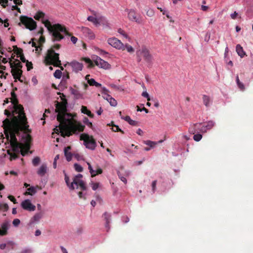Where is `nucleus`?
Here are the masks:
<instances>
[{
  "mask_svg": "<svg viewBox=\"0 0 253 253\" xmlns=\"http://www.w3.org/2000/svg\"><path fill=\"white\" fill-rule=\"evenodd\" d=\"M83 175L78 174L73 178V181H70V178L66 175L65 176V182L71 190H74L75 188H79L81 191H85L87 190V187L85 182L82 179Z\"/></svg>",
  "mask_w": 253,
  "mask_h": 253,
  "instance_id": "423d86ee",
  "label": "nucleus"
},
{
  "mask_svg": "<svg viewBox=\"0 0 253 253\" xmlns=\"http://www.w3.org/2000/svg\"><path fill=\"white\" fill-rule=\"evenodd\" d=\"M121 119L123 120H125L128 123L130 122V121L131 120L130 117L129 116H126V117L121 116Z\"/></svg>",
  "mask_w": 253,
  "mask_h": 253,
  "instance_id": "864d4df0",
  "label": "nucleus"
},
{
  "mask_svg": "<svg viewBox=\"0 0 253 253\" xmlns=\"http://www.w3.org/2000/svg\"><path fill=\"white\" fill-rule=\"evenodd\" d=\"M74 168L75 170L78 172H82L83 170V167L77 163L74 164Z\"/></svg>",
  "mask_w": 253,
  "mask_h": 253,
  "instance_id": "58836bf2",
  "label": "nucleus"
},
{
  "mask_svg": "<svg viewBox=\"0 0 253 253\" xmlns=\"http://www.w3.org/2000/svg\"><path fill=\"white\" fill-rule=\"evenodd\" d=\"M83 122L84 124L87 125L89 127L92 128L93 125L91 122H89L88 119L87 117H84Z\"/></svg>",
  "mask_w": 253,
  "mask_h": 253,
  "instance_id": "f704fd0d",
  "label": "nucleus"
},
{
  "mask_svg": "<svg viewBox=\"0 0 253 253\" xmlns=\"http://www.w3.org/2000/svg\"><path fill=\"white\" fill-rule=\"evenodd\" d=\"M14 4L17 5H21L22 4V1L21 0H13Z\"/></svg>",
  "mask_w": 253,
  "mask_h": 253,
  "instance_id": "338daca9",
  "label": "nucleus"
},
{
  "mask_svg": "<svg viewBox=\"0 0 253 253\" xmlns=\"http://www.w3.org/2000/svg\"><path fill=\"white\" fill-rule=\"evenodd\" d=\"M144 144H145L149 146L150 147L153 148L157 144L156 142L152 141L150 140H146L144 141Z\"/></svg>",
  "mask_w": 253,
  "mask_h": 253,
  "instance_id": "e433bc0d",
  "label": "nucleus"
},
{
  "mask_svg": "<svg viewBox=\"0 0 253 253\" xmlns=\"http://www.w3.org/2000/svg\"><path fill=\"white\" fill-rule=\"evenodd\" d=\"M94 62L96 66L104 69H109L111 67V65L107 62L98 56L96 58Z\"/></svg>",
  "mask_w": 253,
  "mask_h": 253,
  "instance_id": "4468645a",
  "label": "nucleus"
},
{
  "mask_svg": "<svg viewBox=\"0 0 253 253\" xmlns=\"http://www.w3.org/2000/svg\"><path fill=\"white\" fill-rule=\"evenodd\" d=\"M44 13L39 11L34 16V18L37 20H40V19H42V22L44 24L49 32L52 34L55 40L59 41L61 40L63 37L60 33L63 31V28L59 24L52 25L47 19H44Z\"/></svg>",
  "mask_w": 253,
  "mask_h": 253,
  "instance_id": "39448f33",
  "label": "nucleus"
},
{
  "mask_svg": "<svg viewBox=\"0 0 253 253\" xmlns=\"http://www.w3.org/2000/svg\"><path fill=\"white\" fill-rule=\"evenodd\" d=\"M203 101L204 105L207 107H210L212 103V100L211 99L210 96L206 95H203Z\"/></svg>",
  "mask_w": 253,
  "mask_h": 253,
  "instance_id": "393cba45",
  "label": "nucleus"
},
{
  "mask_svg": "<svg viewBox=\"0 0 253 253\" xmlns=\"http://www.w3.org/2000/svg\"><path fill=\"white\" fill-rule=\"evenodd\" d=\"M107 42L110 45L117 49L125 50V44L120 40L116 38H109Z\"/></svg>",
  "mask_w": 253,
  "mask_h": 253,
  "instance_id": "f8f14e48",
  "label": "nucleus"
},
{
  "mask_svg": "<svg viewBox=\"0 0 253 253\" xmlns=\"http://www.w3.org/2000/svg\"><path fill=\"white\" fill-rule=\"evenodd\" d=\"M102 173V169L98 167L96 170H94V172L93 173V175L92 176V177H94L95 176H96V175L97 174H101Z\"/></svg>",
  "mask_w": 253,
  "mask_h": 253,
  "instance_id": "37998d69",
  "label": "nucleus"
},
{
  "mask_svg": "<svg viewBox=\"0 0 253 253\" xmlns=\"http://www.w3.org/2000/svg\"><path fill=\"white\" fill-rule=\"evenodd\" d=\"M118 32L119 33H120V34L123 35L126 38H128V36H127V34H126V33L122 29H121V28L119 29L118 30Z\"/></svg>",
  "mask_w": 253,
  "mask_h": 253,
  "instance_id": "09e8293b",
  "label": "nucleus"
},
{
  "mask_svg": "<svg viewBox=\"0 0 253 253\" xmlns=\"http://www.w3.org/2000/svg\"><path fill=\"white\" fill-rule=\"evenodd\" d=\"M12 119L15 128L12 127L11 123L9 122L8 119H6L3 122L4 123L5 122H7L9 127V132L6 133L5 134L6 136L8 137V139H9V137H10V145L13 152L17 153H19L20 152H21V154L23 156H25L27 152H24L23 151L24 145L22 143H20L17 141L15 134L16 133L18 132L19 129L26 131L28 129L29 126L27 125V120H26L25 122V126H26V127H25L22 125H21L17 124L14 117H12Z\"/></svg>",
  "mask_w": 253,
  "mask_h": 253,
  "instance_id": "f03ea898",
  "label": "nucleus"
},
{
  "mask_svg": "<svg viewBox=\"0 0 253 253\" xmlns=\"http://www.w3.org/2000/svg\"><path fill=\"white\" fill-rule=\"evenodd\" d=\"M65 37H66V38H67L68 39L70 37V40L74 44H75L78 41V38L72 36V34L69 33L64 26V38Z\"/></svg>",
  "mask_w": 253,
  "mask_h": 253,
  "instance_id": "aec40b11",
  "label": "nucleus"
},
{
  "mask_svg": "<svg viewBox=\"0 0 253 253\" xmlns=\"http://www.w3.org/2000/svg\"><path fill=\"white\" fill-rule=\"evenodd\" d=\"M128 18L131 21H134L137 24H142L143 19L139 14H137L133 9L127 10Z\"/></svg>",
  "mask_w": 253,
  "mask_h": 253,
  "instance_id": "9b49d317",
  "label": "nucleus"
},
{
  "mask_svg": "<svg viewBox=\"0 0 253 253\" xmlns=\"http://www.w3.org/2000/svg\"><path fill=\"white\" fill-rule=\"evenodd\" d=\"M47 168L45 164H42L37 171V173L41 176L45 175L47 171Z\"/></svg>",
  "mask_w": 253,
  "mask_h": 253,
  "instance_id": "5701e85b",
  "label": "nucleus"
},
{
  "mask_svg": "<svg viewBox=\"0 0 253 253\" xmlns=\"http://www.w3.org/2000/svg\"><path fill=\"white\" fill-rule=\"evenodd\" d=\"M142 96H143L144 97L147 98V100L148 101H150V98L149 97V95L146 91L143 92L142 93Z\"/></svg>",
  "mask_w": 253,
  "mask_h": 253,
  "instance_id": "603ef678",
  "label": "nucleus"
},
{
  "mask_svg": "<svg viewBox=\"0 0 253 253\" xmlns=\"http://www.w3.org/2000/svg\"><path fill=\"white\" fill-rule=\"evenodd\" d=\"M11 68L13 67L14 69H21L22 65L21 63L18 60H15L13 63L10 62Z\"/></svg>",
  "mask_w": 253,
  "mask_h": 253,
  "instance_id": "a878e982",
  "label": "nucleus"
},
{
  "mask_svg": "<svg viewBox=\"0 0 253 253\" xmlns=\"http://www.w3.org/2000/svg\"><path fill=\"white\" fill-rule=\"evenodd\" d=\"M21 23L24 25L26 28L30 30H33L36 28V22L31 18L22 16L20 18Z\"/></svg>",
  "mask_w": 253,
  "mask_h": 253,
  "instance_id": "9d476101",
  "label": "nucleus"
},
{
  "mask_svg": "<svg viewBox=\"0 0 253 253\" xmlns=\"http://www.w3.org/2000/svg\"><path fill=\"white\" fill-rule=\"evenodd\" d=\"M32 250L30 249H26L23 250L21 253H32Z\"/></svg>",
  "mask_w": 253,
  "mask_h": 253,
  "instance_id": "0e129e2a",
  "label": "nucleus"
},
{
  "mask_svg": "<svg viewBox=\"0 0 253 253\" xmlns=\"http://www.w3.org/2000/svg\"><path fill=\"white\" fill-rule=\"evenodd\" d=\"M103 216L106 220L105 226L106 227H109L111 215L106 212L103 214Z\"/></svg>",
  "mask_w": 253,
  "mask_h": 253,
  "instance_id": "7c9ffc66",
  "label": "nucleus"
},
{
  "mask_svg": "<svg viewBox=\"0 0 253 253\" xmlns=\"http://www.w3.org/2000/svg\"><path fill=\"white\" fill-rule=\"evenodd\" d=\"M11 9L12 10H17L19 12H20V9L19 8L17 7V6L16 5H12L11 6Z\"/></svg>",
  "mask_w": 253,
  "mask_h": 253,
  "instance_id": "774afa93",
  "label": "nucleus"
},
{
  "mask_svg": "<svg viewBox=\"0 0 253 253\" xmlns=\"http://www.w3.org/2000/svg\"><path fill=\"white\" fill-rule=\"evenodd\" d=\"M53 75L54 77L56 79H60L61 77L62 72L59 70H56Z\"/></svg>",
  "mask_w": 253,
  "mask_h": 253,
  "instance_id": "4c0bfd02",
  "label": "nucleus"
},
{
  "mask_svg": "<svg viewBox=\"0 0 253 253\" xmlns=\"http://www.w3.org/2000/svg\"><path fill=\"white\" fill-rule=\"evenodd\" d=\"M0 3L3 7H6L8 5V0H0Z\"/></svg>",
  "mask_w": 253,
  "mask_h": 253,
  "instance_id": "de8ad7c7",
  "label": "nucleus"
},
{
  "mask_svg": "<svg viewBox=\"0 0 253 253\" xmlns=\"http://www.w3.org/2000/svg\"><path fill=\"white\" fill-rule=\"evenodd\" d=\"M70 64L73 68V71H74L76 73L80 71H82L83 69V64L80 62L74 61L71 62Z\"/></svg>",
  "mask_w": 253,
  "mask_h": 253,
  "instance_id": "f3484780",
  "label": "nucleus"
},
{
  "mask_svg": "<svg viewBox=\"0 0 253 253\" xmlns=\"http://www.w3.org/2000/svg\"><path fill=\"white\" fill-rule=\"evenodd\" d=\"M40 162V159L39 157H35L32 161L33 164L34 166H37Z\"/></svg>",
  "mask_w": 253,
  "mask_h": 253,
  "instance_id": "a18cd8bd",
  "label": "nucleus"
},
{
  "mask_svg": "<svg viewBox=\"0 0 253 253\" xmlns=\"http://www.w3.org/2000/svg\"><path fill=\"white\" fill-rule=\"evenodd\" d=\"M200 129V123H196L191 126L189 128V131L191 134H194L196 133H199Z\"/></svg>",
  "mask_w": 253,
  "mask_h": 253,
  "instance_id": "a211bd4d",
  "label": "nucleus"
},
{
  "mask_svg": "<svg viewBox=\"0 0 253 253\" xmlns=\"http://www.w3.org/2000/svg\"><path fill=\"white\" fill-rule=\"evenodd\" d=\"M101 92V93L103 94L102 96L103 98L108 101L109 100L110 98L112 97V96L108 94L109 91L106 87H102Z\"/></svg>",
  "mask_w": 253,
  "mask_h": 253,
  "instance_id": "b1692460",
  "label": "nucleus"
},
{
  "mask_svg": "<svg viewBox=\"0 0 253 253\" xmlns=\"http://www.w3.org/2000/svg\"><path fill=\"white\" fill-rule=\"evenodd\" d=\"M137 61L140 62L143 57L144 60L148 63L152 61V56L150 54L149 51L146 47H142L141 49H139L136 51Z\"/></svg>",
  "mask_w": 253,
  "mask_h": 253,
  "instance_id": "6e6552de",
  "label": "nucleus"
},
{
  "mask_svg": "<svg viewBox=\"0 0 253 253\" xmlns=\"http://www.w3.org/2000/svg\"><path fill=\"white\" fill-rule=\"evenodd\" d=\"M87 20L92 22L94 24L97 25L99 24V22L98 21V20L92 16H89L87 17Z\"/></svg>",
  "mask_w": 253,
  "mask_h": 253,
  "instance_id": "473e14b6",
  "label": "nucleus"
},
{
  "mask_svg": "<svg viewBox=\"0 0 253 253\" xmlns=\"http://www.w3.org/2000/svg\"><path fill=\"white\" fill-rule=\"evenodd\" d=\"M44 63L46 65H53L59 67L62 70L63 67L61 66V61L59 60V54L55 52L52 49L48 50L46 55L44 57Z\"/></svg>",
  "mask_w": 253,
  "mask_h": 253,
  "instance_id": "0eeeda50",
  "label": "nucleus"
},
{
  "mask_svg": "<svg viewBox=\"0 0 253 253\" xmlns=\"http://www.w3.org/2000/svg\"><path fill=\"white\" fill-rule=\"evenodd\" d=\"M236 50L239 56L241 58L243 57L245 55L246 53L244 51L243 47L240 44H237L236 45Z\"/></svg>",
  "mask_w": 253,
  "mask_h": 253,
  "instance_id": "cd10ccee",
  "label": "nucleus"
},
{
  "mask_svg": "<svg viewBox=\"0 0 253 253\" xmlns=\"http://www.w3.org/2000/svg\"><path fill=\"white\" fill-rule=\"evenodd\" d=\"M81 112L82 113L87 115L90 118H93L94 115L87 109V107L84 106H82L81 108Z\"/></svg>",
  "mask_w": 253,
  "mask_h": 253,
  "instance_id": "c85d7f7f",
  "label": "nucleus"
},
{
  "mask_svg": "<svg viewBox=\"0 0 253 253\" xmlns=\"http://www.w3.org/2000/svg\"><path fill=\"white\" fill-rule=\"evenodd\" d=\"M80 140L84 141L86 147L91 150H94L96 147V142L92 136H89L87 133H82L80 135Z\"/></svg>",
  "mask_w": 253,
  "mask_h": 253,
  "instance_id": "1a4fd4ad",
  "label": "nucleus"
},
{
  "mask_svg": "<svg viewBox=\"0 0 253 253\" xmlns=\"http://www.w3.org/2000/svg\"><path fill=\"white\" fill-rule=\"evenodd\" d=\"M11 73L15 79H18L19 81H21L20 80V77L22 73L21 69H14L12 67Z\"/></svg>",
  "mask_w": 253,
  "mask_h": 253,
  "instance_id": "6ab92c4d",
  "label": "nucleus"
},
{
  "mask_svg": "<svg viewBox=\"0 0 253 253\" xmlns=\"http://www.w3.org/2000/svg\"><path fill=\"white\" fill-rule=\"evenodd\" d=\"M99 186V183H92V189L93 190H96Z\"/></svg>",
  "mask_w": 253,
  "mask_h": 253,
  "instance_id": "052dcab7",
  "label": "nucleus"
},
{
  "mask_svg": "<svg viewBox=\"0 0 253 253\" xmlns=\"http://www.w3.org/2000/svg\"><path fill=\"white\" fill-rule=\"evenodd\" d=\"M128 124L130 125L135 126L137 125V122L131 120Z\"/></svg>",
  "mask_w": 253,
  "mask_h": 253,
  "instance_id": "69168bd1",
  "label": "nucleus"
},
{
  "mask_svg": "<svg viewBox=\"0 0 253 253\" xmlns=\"http://www.w3.org/2000/svg\"><path fill=\"white\" fill-rule=\"evenodd\" d=\"M194 134V135L193 136V139L196 141H199L202 138V135L200 133H198V134L195 133Z\"/></svg>",
  "mask_w": 253,
  "mask_h": 253,
  "instance_id": "ea45409f",
  "label": "nucleus"
},
{
  "mask_svg": "<svg viewBox=\"0 0 253 253\" xmlns=\"http://www.w3.org/2000/svg\"><path fill=\"white\" fill-rule=\"evenodd\" d=\"M38 187H34V186H32V187H30L29 188H28L27 190V191L24 193V195H34V194H35L37 192V188H38Z\"/></svg>",
  "mask_w": 253,
  "mask_h": 253,
  "instance_id": "bb28decb",
  "label": "nucleus"
},
{
  "mask_svg": "<svg viewBox=\"0 0 253 253\" xmlns=\"http://www.w3.org/2000/svg\"><path fill=\"white\" fill-rule=\"evenodd\" d=\"M20 223V220L18 218L14 219L12 222V224L14 226H18Z\"/></svg>",
  "mask_w": 253,
  "mask_h": 253,
  "instance_id": "8fccbe9b",
  "label": "nucleus"
},
{
  "mask_svg": "<svg viewBox=\"0 0 253 253\" xmlns=\"http://www.w3.org/2000/svg\"><path fill=\"white\" fill-rule=\"evenodd\" d=\"M8 198L11 202H12L14 204H16L17 203L16 200L15 199V198L13 196L9 195V196H8Z\"/></svg>",
  "mask_w": 253,
  "mask_h": 253,
  "instance_id": "bf43d9fd",
  "label": "nucleus"
},
{
  "mask_svg": "<svg viewBox=\"0 0 253 253\" xmlns=\"http://www.w3.org/2000/svg\"><path fill=\"white\" fill-rule=\"evenodd\" d=\"M26 66L27 67V70L28 71L33 68L32 62H29V61H27V62L26 63Z\"/></svg>",
  "mask_w": 253,
  "mask_h": 253,
  "instance_id": "680f3d73",
  "label": "nucleus"
},
{
  "mask_svg": "<svg viewBox=\"0 0 253 253\" xmlns=\"http://www.w3.org/2000/svg\"><path fill=\"white\" fill-rule=\"evenodd\" d=\"M83 60L87 63L89 64V67H93V64L92 61L88 58H84Z\"/></svg>",
  "mask_w": 253,
  "mask_h": 253,
  "instance_id": "c03bdc74",
  "label": "nucleus"
},
{
  "mask_svg": "<svg viewBox=\"0 0 253 253\" xmlns=\"http://www.w3.org/2000/svg\"><path fill=\"white\" fill-rule=\"evenodd\" d=\"M125 49L129 53H133L134 51V48L128 44H126L125 45Z\"/></svg>",
  "mask_w": 253,
  "mask_h": 253,
  "instance_id": "c9c22d12",
  "label": "nucleus"
},
{
  "mask_svg": "<svg viewBox=\"0 0 253 253\" xmlns=\"http://www.w3.org/2000/svg\"><path fill=\"white\" fill-rule=\"evenodd\" d=\"M87 164L88 166V169L89 170V172H90V174H91V176H92L93 175V173L94 171V170L93 169L89 163H87Z\"/></svg>",
  "mask_w": 253,
  "mask_h": 253,
  "instance_id": "4d7b16f0",
  "label": "nucleus"
},
{
  "mask_svg": "<svg viewBox=\"0 0 253 253\" xmlns=\"http://www.w3.org/2000/svg\"><path fill=\"white\" fill-rule=\"evenodd\" d=\"M11 108L10 109L11 110H5L4 114L8 117H14L17 124L22 125L26 127L25 126L26 117L23 107L18 104L16 95L13 91L11 92Z\"/></svg>",
  "mask_w": 253,
  "mask_h": 253,
  "instance_id": "7ed1b4c3",
  "label": "nucleus"
},
{
  "mask_svg": "<svg viewBox=\"0 0 253 253\" xmlns=\"http://www.w3.org/2000/svg\"><path fill=\"white\" fill-rule=\"evenodd\" d=\"M9 228V224L7 222L3 223L1 225L2 229H0V235H5L7 233V230Z\"/></svg>",
  "mask_w": 253,
  "mask_h": 253,
  "instance_id": "412c9836",
  "label": "nucleus"
},
{
  "mask_svg": "<svg viewBox=\"0 0 253 253\" xmlns=\"http://www.w3.org/2000/svg\"><path fill=\"white\" fill-rule=\"evenodd\" d=\"M205 124L207 129L209 130L212 128V127L214 126V122L212 121H210L205 123Z\"/></svg>",
  "mask_w": 253,
  "mask_h": 253,
  "instance_id": "72a5a7b5",
  "label": "nucleus"
},
{
  "mask_svg": "<svg viewBox=\"0 0 253 253\" xmlns=\"http://www.w3.org/2000/svg\"><path fill=\"white\" fill-rule=\"evenodd\" d=\"M60 95L61 101H56L55 102V112L57 113V120L59 123L58 126H56L53 129L52 133V137L56 138L57 142H62L63 137V93H57Z\"/></svg>",
  "mask_w": 253,
  "mask_h": 253,
  "instance_id": "20e7f679",
  "label": "nucleus"
},
{
  "mask_svg": "<svg viewBox=\"0 0 253 253\" xmlns=\"http://www.w3.org/2000/svg\"><path fill=\"white\" fill-rule=\"evenodd\" d=\"M108 102L112 106L115 107L117 105V101L112 97L111 98H110V99L108 101Z\"/></svg>",
  "mask_w": 253,
  "mask_h": 253,
  "instance_id": "a19ab883",
  "label": "nucleus"
},
{
  "mask_svg": "<svg viewBox=\"0 0 253 253\" xmlns=\"http://www.w3.org/2000/svg\"><path fill=\"white\" fill-rule=\"evenodd\" d=\"M96 81L93 79H91L90 80H88V84L91 86H94Z\"/></svg>",
  "mask_w": 253,
  "mask_h": 253,
  "instance_id": "13d9d810",
  "label": "nucleus"
},
{
  "mask_svg": "<svg viewBox=\"0 0 253 253\" xmlns=\"http://www.w3.org/2000/svg\"><path fill=\"white\" fill-rule=\"evenodd\" d=\"M108 125L110 126H113V127L112 128V130L113 131H114V132L120 131L123 134L124 133V131L123 130H122L121 129H120L118 126L115 125L113 124V122H111V124H108Z\"/></svg>",
  "mask_w": 253,
  "mask_h": 253,
  "instance_id": "c756f323",
  "label": "nucleus"
},
{
  "mask_svg": "<svg viewBox=\"0 0 253 253\" xmlns=\"http://www.w3.org/2000/svg\"><path fill=\"white\" fill-rule=\"evenodd\" d=\"M70 90H71V93L75 95V96H77L78 94V90H76V89H74V88L71 87L70 88Z\"/></svg>",
  "mask_w": 253,
  "mask_h": 253,
  "instance_id": "e2e57ef3",
  "label": "nucleus"
},
{
  "mask_svg": "<svg viewBox=\"0 0 253 253\" xmlns=\"http://www.w3.org/2000/svg\"><path fill=\"white\" fill-rule=\"evenodd\" d=\"M157 180H154L152 183V190L153 193H154L156 190Z\"/></svg>",
  "mask_w": 253,
  "mask_h": 253,
  "instance_id": "3c124183",
  "label": "nucleus"
},
{
  "mask_svg": "<svg viewBox=\"0 0 253 253\" xmlns=\"http://www.w3.org/2000/svg\"><path fill=\"white\" fill-rule=\"evenodd\" d=\"M73 154L70 152L67 151V150H64V156H65L66 160L69 162L72 160Z\"/></svg>",
  "mask_w": 253,
  "mask_h": 253,
  "instance_id": "2f4dec72",
  "label": "nucleus"
},
{
  "mask_svg": "<svg viewBox=\"0 0 253 253\" xmlns=\"http://www.w3.org/2000/svg\"><path fill=\"white\" fill-rule=\"evenodd\" d=\"M43 212L40 211L38 213H36L34 216L31 218L30 223H34L36 222L39 221L43 216Z\"/></svg>",
  "mask_w": 253,
  "mask_h": 253,
  "instance_id": "4be33fe9",
  "label": "nucleus"
},
{
  "mask_svg": "<svg viewBox=\"0 0 253 253\" xmlns=\"http://www.w3.org/2000/svg\"><path fill=\"white\" fill-rule=\"evenodd\" d=\"M154 13H155V12H154V10L152 9H148L146 12V14L149 17L153 16L154 15Z\"/></svg>",
  "mask_w": 253,
  "mask_h": 253,
  "instance_id": "49530a36",
  "label": "nucleus"
},
{
  "mask_svg": "<svg viewBox=\"0 0 253 253\" xmlns=\"http://www.w3.org/2000/svg\"><path fill=\"white\" fill-rule=\"evenodd\" d=\"M22 50L21 49V52L20 53V59L21 60V61L23 62H27V60H26V59L25 58L24 56V55L22 54Z\"/></svg>",
  "mask_w": 253,
  "mask_h": 253,
  "instance_id": "6e6d98bb",
  "label": "nucleus"
},
{
  "mask_svg": "<svg viewBox=\"0 0 253 253\" xmlns=\"http://www.w3.org/2000/svg\"><path fill=\"white\" fill-rule=\"evenodd\" d=\"M117 174L121 181L126 184L127 180L126 176H128L129 175L130 172L129 171H125L123 169H121L120 170H119L117 172Z\"/></svg>",
  "mask_w": 253,
  "mask_h": 253,
  "instance_id": "dca6fc26",
  "label": "nucleus"
},
{
  "mask_svg": "<svg viewBox=\"0 0 253 253\" xmlns=\"http://www.w3.org/2000/svg\"><path fill=\"white\" fill-rule=\"evenodd\" d=\"M21 206L23 209L29 211H33L36 210V206L33 205L31 201L29 199L22 201L21 203Z\"/></svg>",
  "mask_w": 253,
  "mask_h": 253,
  "instance_id": "ddd939ff",
  "label": "nucleus"
},
{
  "mask_svg": "<svg viewBox=\"0 0 253 253\" xmlns=\"http://www.w3.org/2000/svg\"><path fill=\"white\" fill-rule=\"evenodd\" d=\"M81 31L84 36L87 38L88 39L92 40L95 37V35L93 32L87 27H82Z\"/></svg>",
  "mask_w": 253,
  "mask_h": 253,
  "instance_id": "2eb2a0df",
  "label": "nucleus"
},
{
  "mask_svg": "<svg viewBox=\"0 0 253 253\" xmlns=\"http://www.w3.org/2000/svg\"><path fill=\"white\" fill-rule=\"evenodd\" d=\"M238 87L242 90H244L245 89L244 84L242 82L238 83L237 84Z\"/></svg>",
  "mask_w": 253,
  "mask_h": 253,
  "instance_id": "5fc2aeb1",
  "label": "nucleus"
},
{
  "mask_svg": "<svg viewBox=\"0 0 253 253\" xmlns=\"http://www.w3.org/2000/svg\"><path fill=\"white\" fill-rule=\"evenodd\" d=\"M200 132H201V133H205L206 132H207V129L206 128V127H205V124H202V123H200Z\"/></svg>",
  "mask_w": 253,
  "mask_h": 253,
  "instance_id": "79ce46f5",
  "label": "nucleus"
},
{
  "mask_svg": "<svg viewBox=\"0 0 253 253\" xmlns=\"http://www.w3.org/2000/svg\"><path fill=\"white\" fill-rule=\"evenodd\" d=\"M67 100L64 95V137L83 132L85 127L84 126L75 119L76 113L67 112Z\"/></svg>",
  "mask_w": 253,
  "mask_h": 253,
  "instance_id": "f257e3e1",
  "label": "nucleus"
}]
</instances>
